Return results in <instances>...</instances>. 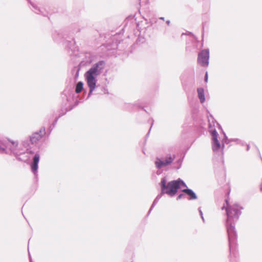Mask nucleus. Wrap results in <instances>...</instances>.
Listing matches in <instances>:
<instances>
[{"label":"nucleus","instance_id":"f257e3e1","mask_svg":"<svg viewBox=\"0 0 262 262\" xmlns=\"http://www.w3.org/2000/svg\"><path fill=\"white\" fill-rule=\"evenodd\" d=\"M226 206H224L222 209L226 208L227 220L226 227L228 234L230 250L231 251L232 245L235 243L236 233L235 230V223L237 221L241 214L243 208L237 203L229 204L228 200H226Z\"/></svg>","mask_w":262,"mask_h":262},{"label":"nucleus","instance_id":"f03ea898","mask_svg":"<svg viewBox=\"0 0 262 262\" xmlns=\"http://www.w3.org/2000/svg\"><path fill=\"white\" fill-rule=\"evenodd\" d=\"M160 185L161 188V192L157 196L148 211V214L150 213L152 208L158 202L163 194L166 193L170 196H173L177 193L179 188L182 187H187L186 184L181 179H178L177 180L171 181L167 183V179L166 177H164L162 179Z\"/></svg>","mask_w":262,"mask_h":262},{"label":"nucleus","instance_id":"7ed1b4c3","mask_svg":"<svg viewBox=\"0 0 262 262\" xmlns=\"http://www.w3.org/2000/svg\"><path fill=\"white\" fill-rule=\"evenodd\" d=\"M105 62L99 61L94 64L91 68L85 73L84 77L86 84L90 89L88 97H90L95 90L97 82V78L102 72L104 67Z\"/></svg>","mask_w":262,"mask_h":262},{"label":"nucleus","instance_id":"20e7f679","mask_svg":"<svg viewBox=\"0 0 262 262\" xmlns=\"http://www.w3.org/2000/svg\"><path fill=\"white\" fill-rule=\"evenodd\" d=\"M211 135L212 136V150L214 153L216 155H218L221 156V157L223 155V149L225 147V143L228 144L231 141H234L237 142V143H239V140L237 139L234 140H229L227 138L226 134L224 133V138L223 139L222 141V144L218 140V133L216 131V130L214 129L212 130L211 132Z\"/></svg>","mask_w":262,"mask_h":262},{"label":"nucleus","instance_id":"39448f33","mask_svg":"<svg viewBox=\"0 0 262 262\" xmlns=\"http://www.w3.org/2000/svg\"><path fill=\"white\" fill-rule=\"evenodd\" d=\"M17 142L9 140H0V153L13 154L19 155L24 153L17 148Z\"/></svg>","mask_w":262,"mask_h":262},{"label":"nucleus","instance_id":"423d86ee","mask_svg":"<svg viewBox=\"0 0 262 262\" xmlns=\"http://www.w3.org/2000/svg\"><path fill=\"white\" fill-rule=\"evenodd\" d=\"M174 159V155L167 154L163 158L157 157L155 161V164L157 168L161 169L171 164Z\"/></svg>","mask_w":262,"mask_h":262},{"label":"nucleus","instance_id":"0eeeda50","mask_svg":"<svg viewBox=\"0 0 262 262\" xmlns=\"http://www.w3.org/2000/svg\"><path fill=\"white\" fill-rule=\"evenodd\" d=\"M209 50L208 49L202 50L198 54V63L202 67H207L209 65Z\"/></svg>","mask_w":262,"mask_h":262},{"label":"nucleus","instance_id":"6e6552de","mask_svg":"<svg viewBox=\"0 0 262 262\" xmlns=\"http://www.w3.org/2000/svg\"><path fill=\"white\" fill-rule=\"evenodd\" d=\"M40 159V155L38 153H36L33 158V161L31 165L32 172L34 175L37 176L38 164Z\"/></svg>","mask_w":262,"mask_h":262},{"label":"nucleus","instance_id":"1a4fd4ad","mask_svg":"<svg viewBox=\"0 0 262 262\" xmlns=\"http://www.w3.org/2000/svg\"><path fill=\"white\" fill-rule=\"evenodd\" d=\"M45 128H42L39 132H36L32 135L30 137V141L32 144L37 143L42 137L43 133H45Z\"/></svg>","mask_w":262,"mask_h":262},{"label":"nucleus","instance_id":"9d476101","mask_svg":"<svg viewBox=\"0 0 262 262\" xmlns=\"http://www.w3.org/2000/svg\"><path fill=\"white\" fill-rule=\"evenodd\" d=\"M182 191L188 196V199L189 200H196L197 199L196 194L190 189H184L182 190Z\"/></svg>","mask_w":262,"mask_h":262},{"label":"nucleus","instance_id":"9b49d317","mask_svg":"<svg viewBox=\"0 0 262 262\" xmlns=\"http://www.w3.org/2000/svg\"><path fill=\"white\" fill-rule=\"evenodd\" d=\"M197 92L198 94V97L200 99L201 103H203L205 101L204 89L202 88H198L197 89Z\"/></svg>","mask_w":262,"mask_h":262},{"label":"nucleus","instance_id":"f8f14e48","mask_svg":"<svg viewBox=\"0 0 262 262\" xmlns=\"http://www.w3.org/2000/svg\"><path fill=\"white\" fill-rule=\"evenodd\" d=\"M30 4L32 5L33 11L37 14H41L44 15L43 11L40 8L37 4L31 2L30 0H28Z\"/></svg>","mask_w":262,"mask_h":262},{"label":"nucleus","instance_id":"ddd939ff","mask_svg":"<svg viewBox=\"0 0 262 262\" xmlns=\"http://www.w3.org/2000/svg\"><path fill=\"white\" fill-rule=\"evenodd\" d=\"M83 89V83L82 82H78L76 84L75 92L76 93L81 92Z\"/></svg>","mask_w":262,"mask_h":262},{"label":"nucleus","instance_id":"4468645a","mask_svg":"<svg viewBox=\"0 0 262 262\" xmlns=\"http://www.w3.org/2000/svg\"><path fill=\"white\" fill-rule=\"evenodd\" d=\"M199 211L200 214V215L201 216V218H202L203 221L204 222V217H203V212H202V210H201L200 208H199Z\"/></svg>","mask_w":262,"mask_h":262},{"label":"nucleus","instance_id":"2eb2a0df","mask_svg":"<svg viewBox=\"0 0 262 262\" xmlns=\"http://www.w3.org/2000/svg\"><path fill=\"white\" fill-rule=\"evenodd\" d=\"M184 195L183 194H182H182H179V195L178 196V197H177V200H179L181 199V198H182L183 197H184Z\"/></svg>","mask_w":262,"mask_h":262},{"label":"nucleus","instance_id":"dca6fc26","mask_svg":"<svg viewBox=\"0 0 262 262\" xmlns=\"http://www.w3.org/2000/svg\"><path fill=\"white\" fill-rule=\"evenodd\" d=\"M207 81H208V73H207V72H206L205 76V81L207 82Z\"/></svg>","mask_w":262,"mask_h":262},{"label":"nucleus","instance_id":"f3484780","mask_svg":"<svg viewBox=\"0 0 262 262\" xmlns=\"http://www.w3.org/2000/svg\"><path fill=\"white\" fill-rule=\"evenodd\" d=\"M170 20H167V21H166V24H167L168 25H169L170 24Z\"/></svg>","mask_w":262,"mask_h":262},{"label":"nucleus","instance_id":"a211bd4d","mask_svg":"<svg viewBox=\"0 0 262 262\" xmlns=\"http://www.w3.org/2000/svg\"><path fill=\"white\" fill-rule=\"evenodd\" d=\"M161 173V172L160 171H157V173L158 175L160 174Z\"/></svg>","mask_w":262,"mask_h":262},{"label":"nucleus","instance_id":"6ab92c4d","mask_svg":"<svg viewBox=\"0 0 262 262\" xmlns=\"http://www.w3.org/2000/svg\"><path fill=\"white\" fill-rule=\"evenodd\" d=\"M27 153H29V152L31 153V152H32V151H31V150H29L28 149H27Z\"/></svg>","mask_w":262,"mask_h":262},{"label":"nucleus","instance_id":"aec40b11","mask_svg":"<svg viewBox=\"0 0 262 262\" xmlns=\"http://www.w3.org/2000/svg\"><path fill=\"white\" fill-rule=\"evenodd\" d=\"M160 19H161V20H164V17H161L160 18Z\"/></svg>","mask_w":262,"mask_h":262},{"label":"nucleus","instance_id":"412c9836","mask_svg":"<svg viewBox=\"0 0 262 262\" xmlns=\"http://www.w3.org/2000/svg\"><path fill=\"white\" fill-rule=\"evenodd\" d=\"M249 149V145H247V150H248Z\"/></svg>","mask_w":262,"mask_h":262},{"label":"nucleus","instance_id":"4be33fe9","mask_svg":"<svg viewBox=\"0 0 262 262\" xmlns=\"http://www.w3.org/2000/svg\"><path fill=\"white\" fill-rule=\"evenodd\" d=\"M260 191H262V187H260Z\"/></svg>","mask_w":262,"mask_h":262},{"label":"nucleus","instance_id":"5701e85b","mask_svg":"<svg viewBox=\"0 0 262 262\" xmlns=\"http://www.w3.org/2000/svg\"><path fill=\"white\" fill-rule=\"evenodd\" d=\"M30 261H31V259H30ZM30 262H31V261H30Z\"/></svg>","mask_w":262,"mask_h":262}]
</instances>
